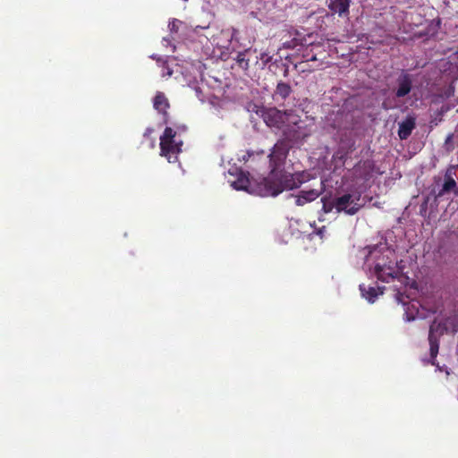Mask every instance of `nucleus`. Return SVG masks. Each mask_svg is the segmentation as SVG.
<instances>
[{"mask_svg":"<svg viewBox=\"0 0 458 458\" xmlns=\"http://www.w3.org/2000/svg\"><path fill=\"white\" fill-rule=\"evenodd\" d=\"M290 148L286 140H278L274 145L268 155L270 172L256 185L259 195L276 197L284 191L299 188L305 182L303 173L293 174L284 168Z\"/></svg>","mask_w":458,"mask_h":458,"instance_id":"nucleus-1","label":"nucleus"},{"mask_svg":"<svg viewBox=\"0 0 458 458\" xmlns=\"http://www.w3.org/2000/svg\"><path fill=\"white\" fill-rule=\"evenodd\" d=\"M403 261H398L388 255L379 256L375 262L373 272L377 278L382 282L389 283L394 279L403 282L408 276L403 273Z\"/></svg>","mask_w":458,"mask_h":458,"instance_id":"nucleus-2","label":"nucleus"},{"mask_svg":"<svg viewBox=\"0 0 458 458\" xmlns=\"http://www.w3.org/2000/svg\"><path fill=\"white\" fill-rule=\"evenodd\" d=\"M176 131L171 127H166L160 137V155L165 157L169 163L178 161V155L182 152V141L175 140Z\"/></svg>","mask_w":458,"mask_h":458,"instance_id":"nucleus-3","label":"nucleus"},{"mask_svg":"<svg viewBox=\"0 0 458 458\" xmlns=\"http://www.w3.org/2000/svg\"><path fill=\"white\" fill-rule=\"evenodd\" d=\"M286 140L293 142L304 141L311 134L310 127L293 113L290 114L286 129L284 131Z\"/></svg>","mask_w":458,"mask_h":458,"instance_id":"nucleus-4","label":"nucleus"},{"mask_svg":"<svg viewBox=\"0 0 458 458\" xmlns=\"http://www.w3.org/2000/svg\"><path fill=\"white\" fill-rule=\"evenodd\" d=\"M233 53L235 56L233 58L236 65L242 71H248L252 64H259V55L256 48L246 47L242 43L239 46H233Z\"/></svg>","mask_w":458,"mask_h":458,"instance_id":"nucleus-5","label":"nucleus"},{"mask_svg":"<svg viewBox=\"0 0 458 458\" xmlns=\"http://www.w3.org/2000/svg\"><path fill=\"white\" fill-rule=\"evenodd\" d=\"M268 127L281 128L288 123L292 111H281L276 107L261 106L256 111Z\"/></svg>","mask_w":458,"mask_h":458,"instance_id":"nucleus-6","label":"nucleus"},{"mask_svg":"<svg viewBox=\"0 0 458 458\" xmlns=\"http://www.w3.org/2000/svg\"><path fill=\"white\" fill-rule=\"evenodd\" d=\"M214 44L219 48L231 49L233 52V46H239L240 32L233 27L223 29L216 37L213 38Z\"/></svg>","mask_w":458,"mask_h":458,"instance_id":"nucleus-7","label":"nucleus"},{"mask_svg":"<svg viewBox=\"0 0 458 458\" xmlns=\"http://www.w3.org/2000/svg\"><path fill=\"white\" fill-rule=\"evenodd\" d=\"M332 208H335L338 212L344 211L347 215L353 216L360 210V205L354 202V199L350 193H346L335 199L330 207L327 208L326 203L323 205V208L327 213L330 212Z\"/></svg>","mask_w":458,"mask_h":458,"instance_id":"nucleus-8","label":"nucleus"},{"mask_svg":"<svg viewBox=\"0 0 458 458\" xmlns=\"http://www.w3.org/2000/svg\"><path fill=\"white\" fill-rule=\"evenodd\" d=\"M439 328L440 324H437L436 321H434L429 327L428 343L430 360H428V362L431 365H437L436 359L439 351V340L436 333L438 331Z\"/></svg>","mask_w":458,"mask_h":458,"instance_id":"nucleus-9","label":"nucleus"},{"mask_svg":"<svg viewBox=\"0 0 458 458\" xmlns=\"http://www.w3.org/2000/svg\"><path fill=\"white\" fill-rule=\"evenodd\" d=\"M397 88L395 90V97L396 98H404L407 96L412 88V81L411 78V75L403 72L396 80Z\"/></svg>","mask_w":458,"mask_h":458,"instance_id":"nucleus-10","label":"nucleus"},{"mask_svg":"<svg viewBox=\"0 0 458 458\" xmlns=\"http://www.w3.org/2000/svg\"><path fill=\"white\" fill-rule=\"evenodd\" d=\"M154 108L160 114L164 115V122L167 123L168 113L167 110L170 107L169 101L163 92H157L154 101H153Z\"/></svg>","mask_w":458,"mask_h":458,"instance_id":"nucleus-11","label":"nucleus"},{"mask_svg":"<svg viewBox=\"0 0 458 458\" xmlns=\"http://www.w3.org/2000/svg\"><path fill=\"white\" fill-rule=\"evenodd\" d=\"M328 8L339 16L349 15L350 0H329Z\"/></svg>","mask_w":458,"mask_h":458,"instance_id":"nucleus-12","label":"nucleus"},{"mask_svg":"<svg viewBox=\"0 0 458 458\" xmlns=\"http://www.w3.org/2000/svg\"><path fill=\"white\" fill-rule=\"evenodd\" d=\"M416 126V122L414 117H407L404 121H403L399 124L398 129V136L401 140H406L410 137L412 132V130Z\"/></svg>","mask_w":458,"mask_h":458,"instance_id":"nucleus-13","label":"nucleus"},{"mask_svg":"<svg viewBox=\"0 0 458 458\" xmlns=\"http://www.w3.org/2000/svg\"><path fill=\"white\" fill-rule=\"evenodd\" d=\"M453 171L452 168L447 169L445 175V182L441 188V190L436 194L435 198L436 199L441 198L445 193L454 191L456 187V182L452 176Z\"/></svg>","mask_w":458,"mask_h":458,"instance_id":"nucleus-14","label":"nucleus"},{"mask_svg":"<svg viewBox=\"0 0 458 458\" xmlns=\"http://www.w3.org/2000/svg\"><path fill=\"white\" fill-rule=\"evenodd\" d=\"M321 191L318 190H309V191H301L295 197V203L297 206H303L307 203H310L319 197Z\"/></svg>","mask_w":458,"mask_h":458,"instance_id":"nucleus-15","label":"nucleus"},{"mask_svg":"<svg viewBox=\"0 0 458 458\" xmlns=\"http://www.w3.org/2000/svg\"><path fill=\"white\" fill-rule=\"evenodd\" d=\"M385 287H373L369 286L366 288L364 284L360 285L362 297L373 303L378 295L383 294Z\"/></svg>","mask_w":458,"mask_h":458,"instance_id":"nucleus-16","label":"nucleus"},{"mask_svg":"<svg viewBox=\"0 0 458 458\" xmlns=\"http://www.w3.org/2000/svg\"><path fill=\"white\" fill-rule=\"evenodd\" d=\"M232 186L238 191L241 190L250 191L252 190L251 182L250 181L249 177L242 172H241L237 179L232 182Z\"/></svg>","mask_w":458,"mask_h":458,"instance_id":"nucleus-17","label":"nucleus"},{"mask_svg":"<svg viewBox=\"0 0 458 458\" xmlns=\"http://www.w3.org/2000/svg\"><path fill=\"white\" fill-rule=\"evenodd\" d=\"M292 91V88L288 83L280 81L276 85L274 96L276 100L279 98L285 100L291 95Z\"/></svg>","mask_w":458,"mask_h":458,"instance_id":"nucleus-18","label":"nucleus"},{"mask_svg":"<svg viewBox=\"0 0 458 458\" xmlns=\"http://www.w3.org/2000/svg\"><path fill=\"white\" fill-rule=\"evenodd\" d=\"M272 59V56L266 52L260 53L259 55V68L263 69Z\"/></svg>","mask_w":458,"mask_h":458,"instance_id":"nucleus-19","label":"nucleus"},{"mask_svg":"<svg viewBox=\"0 0 458 458\" xmlns=\"http://www.w3.org/2000/svg\"><path fill=\"white\" fill-rule=\"evenodd\" d=\"M304 57H306V60L300 63V66L301 67L302 71L308 70L307 66H308L309 62H315V63L318 62L316 55H314L311 56H309V55H304Z\"/></svg>","mask_w":458,"mask_h":458,"instance_id":"nucleus-20","label":"nucleus"},{"mask_svg":"<svg viewBox=\"0 0 458 458\" xmlns=\"http://www.w3.org/2000/svg\"><path fill=\"white\" fill-rule=\"evenodd\" d=\"M180 23L179 21L177 20H174L172 22L169 23V28H170V30L173 32V31H177L178 30V24Z\"/></svg>","mask_w":458,"mask_h":458,"instance_id":"nucleus-21","label":"nucleus"},{"mask_svg":"<svg viewBox=\"0 0 458 458\" xmlns=\"http://www.w3.org/2000/svg\"><path fill=\"white\" fill-rule=\"evenodd\" d=\"M153 131H154V130L152 128H147L144 132V136L145 137L150 136L153 133Z\"/></svg>","mask_w":458,"mask_h":458,"instance_id":"nucleus-22","label":"nucleus"},{"mask_svg":"<svg viewBox=\"0 0 458 458\" xmlns=\"http://www.w3.org/2000/svg\"><path fill=\"white\" fill-rule=\"evenodd\" d=\"M453 139V135L449 134L445 140V144H448Z\"/></svg>","mask_w":458,"mask_h":458,"instance_id":"nucleus-23","label":"nucleus"},{"mask_svg":"<svg viewBox=\"0 0 458 458\" xmlns=\"http://www.w3.org/2000/svg\"><path fill=\"white\" fill-rule=\"evenodd\" d=\"M172 73H173L172 70H170L169 68H167V72H166L165 75H167V76H171V75H172ZM163 76H165V73L163 74Z\"/></svg>","mask_w":458,"mask_h":458,"instance_id":"nucleus-24","label":"nucleus"},{"mask_svg":"<svg viewBox=\"0 0 458 458\" xmlns=\"http://www.w3.org/2000/svg\"><path fill=\"white\" fill-rule=\"evenodd\" d=\"M454 191L455 195H457V196H458V188H457V187H455V189H454Z\"/></svg>","mask_w":458,"mask_h":458,"instance_id":"nucleus-25","label":"nucleus"}]
</instances>
